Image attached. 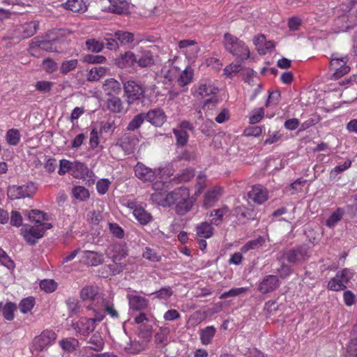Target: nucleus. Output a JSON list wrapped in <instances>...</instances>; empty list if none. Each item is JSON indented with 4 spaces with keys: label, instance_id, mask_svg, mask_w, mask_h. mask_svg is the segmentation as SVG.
Instances as JSON below:
<instances>
[{
    "label": "nucleus",
    "instance_id": "5701e85b",
    "mask_svg": "<svg viewBox=\"0 0 357 357\" xmlns=\"http://www.w3.org/2000/svg\"><path fill=\"white\" fill-rule=\"evenodd\" d=\"M135 63V54L131 51L126 52L115 59V64L122 69L132 67Z\"/></svg>",
    "mask_w": 357,
    "mask_h": 357
},
{
    "label": "nucleus",
    "instance_id": "ddd939ff",
    "mask_svg": "<svg viewBox=\"0 0 357 357\" xmlns=\"http://www.w3.org/2000/svg\"><path fill=\"white\" fill-rule=\"evenodd\" d=\"M56 338V333L52 331L46 330L36 337L33 340V347L37 351H42L52 344Z\"/></svg>",
    "mask_w": 357,
    "mask_h": 357
},
{
    "label": "nucleus",
    "instance_id": "9b49d317",
    "mask_svg": "<svg viewBox=\"0 0 357 357\" xmlns=\"http://www.w3.org/2000/svg\"><path fill=\"white\" fill-rule=\"evenodd\" d=\"M139 143L137 137L130 132L123 134L117 140L116 146L121 148L126 154L134 153Z\"/></svg>",
    "mask_w": 357,
    "mask_h": 357
},
{
    "label": "nucleus",
    "instance_id": "49530a36",
    "mask_svg": "<svg viewBox=\"0 0 357 357\" xmlns=\"http://www.w3.org/2000/svg\"><path fill=\"white\" fill-rule=\"evenodd\" d=\"M21 135L17 129L12 128L7 131L6 140L9 145L16 146L20 141Z\"/></svg>",
    "mask_w": 357,
    "mask_h": 357
},
{
    "label": "nucleus",
    "instance_id": "7ed1b4c3",
    "mask_svg": "<svg viewBox=\"0 0 357 357\" xmlns=\"http://www.w3.org/2000/svg\"><path fill=\"white\" fill-rule=\"evenodd\" d=\"M192 89H195V92L202 98L212 96L205 101L203 105V109H213L215 107L218 100L214 95L218 93V89L215 86L211 79L208 78L202 79L198 86L194 87Z\"/></svg>",
    "mask_w": 357,
    "mask_h": 357
},
{
    "label": "nucleus",
    "instance_id": "58836bf2",
    "mask_svg": "<svg viewBox=\"0 0 357 357\" xmlns=\"http://www.w3.org/2000/svg\"><path fill=\"white\" fill-rule=\"evenodd\" d=\"M28 218L36 225H39L42 221L49 220V215L42 211L33 209L28 213Z\"/></svg>",
    "mask_w": 357,
    "mask_h": 357
},
{
    "label": "nucleus",
    "instance_id": "c9c22d12",
    "mask_svg": "<svg viewBox=\"0 0 357 357\" xmlns=\"http://www.w3.org/2000/svg\"><path fill=\"white\" fill-rule=\"evenodd\" d=\"M108 70L107 68L102 66L93 67L87 74V80L89 82L98 81L107 74Z\"/></svg>",
    "mask_w": 357,
    "mask_h": 357
},
{
    "label": "nucleus",
    "instance_id": "473e14b6",
    "mask_svg": "<svg viewBox=\"0 0 357 357\" xmlns=\"http://www.w3.org/2000/svg\"><path fill=\"white\" fill-rule=\"evenodd\" d=\"M132 213L137 220L141 225H147L152 220L153 217L148 211H146L143 207L140 206L132 211Z\"/></svg>",
    "mask_w": 357,
    "mask_h": 357
},
{
    "label": "nucleus",
    "instance_id": "2eb2a0df",
    "mask_svg": "<svg viewBox=\"0 0 357 357\" xmlns=\"http://www.w3.org/2000/svg\"><path fill=\"white\" fill-rule=\"evenodd\" d=\"M39 23L36 21H31L18 26L15 31L19 33L17 36H12L10 38H28L33 36L38 29Z\"/></svg>",
    "mask_w": 357,
    "mask_h": 357
},
{
    "label": "nucleus",
    "instance_id": "37998d69",
    "mask_svg": "<svg viewBox=\"0 0 357 357\" xmlns=\"http://www.w3.org/2000/svg\"><path fill=\"white\" fill-rule=\"evenodd\" d=\"M56 40L52 39L50 40H38L33 43L36 47H38L40 50L47 52H56L57 47L56 46Z\"/></svg>",
    "mask_w": 357,
    "mask_h": 357
},
{
    "label": "nucleus",
    "instance_id": "4c0bfd02",
    "mask_svg": "<svg viewBox=\"0 0 357 357\" xmlns=\"http://www.w3.org/2000/svg\"><path fill=\"white\" fill-rule=\"evenodd\" d=\"M265 238L263 236H259L255 239L249 241L241 248L242 253H246L251 250H255L261 248L265 243Z\"/></svg>",
    "mask_w": 357,
    "mask_h": 357
},
{
    "label": "nucleus",
    "instance_id": "c85d7f7f",
    "mask_svg": "<svg viewBox=\"0 0 357 357\" xmlns=\"http://www.w3.org/2000/svg\"><path fill=\"white\" fill-rule=\"evenodd\" d=\"M351 334L352 337L347 347L345 357H357V323L354 325Z\"/></svg>",
    "mask_w": 357,
    "mask_h": 357
},
{
    "label": "nucleus",
    "instance_id": "052dcab7",
    "mask_svg": "<svg viewBox=\"0 0 357 357\" xmlns=\"http://www.w3.org/2000/svg\"><path fill=\"white\" fill-rule=\"evenodd\" d=\"M73 165V162L66 159L61 160L59 162L58 174L61 176L66 174L67 172H70L71 174Z\"/></svg>",
    "mask_w": 357,
    "mask_h": 357
},
{
    "label": "nucleus",
    "instance_id": "4d7b16f0",
    "mask_svg": "<svg viewBox=\"0 0 357 357\" xmlns=\"http://www.w3.org/2000/svg\"><path fill=\"white\" fill-rule=\"evenodd\" d=\"M178 47L183 50H187L188 48H192V51L195 53L199 52V47L197 45V43L194 40H183L179 41Z\"/></svg>",
    "mask_w": 357,
    "mask_h": 357
},
{
    "label": "nucleus",
    "instance_id": "680f3d73",
    "mask_svg": "<svg viewBox=\"0 0 357 357\" xmlns=\"http://www.w3.org/2000/svg\"><path fill=\"white\" fill-rule=\"evenodd\" d=\"M107 61L102 55L86 54L83 57V62L86 63H104Z\"/></svg>",
    "mask_w": 357,
    "mask_h": 357
},
{
    "label": "nucleus",
    "instance_id": "09e8293b",
    "mask_svg": "<svg viewBox=\"0 0 357 357\" xmlns=\"http://www.w3.org/2000/svg\"><path fill=\"white\" fill-rule=\"evenodd\" d=\"M169 333L170 330L168 327H160L154 337L155 343L166 344Z\"/></svg>",
    "mask_w": 357,
    "mask_h": 357
},
{
    "label": "nucleus",
    "instance_id": "39448f33",
    "mask_svg": "<svg viewBox=\"0 0 357 357\" xmlns=\"http://www.w3.org/2000/svg\"><path fill=\"white\" fill-rule=\"evenodd\" d=\"M126 100L132 105L137 100H142L145 96V89L135 80L130 79L123 82Z\"/></svg>",
    "mask_w": 357,
    "mask_h": 357
},
{
    "label": "nucleus",
    "instance_id": "3c124183",
    "mask_svg": "<svg viewBox=\"0 0 357 357\" xmlns=\"http://www.w3.org/2000/svg\"><path fill=\"white\" fill-rule=\"evenodd\" d=\"M146 120L144 113L142 112L136 115L128 123L127 130L134 131L138 129Z\"/></svg>",
    "mask_w": 357,
    "mask_h": 357
},
{
    "label": "nucleus",
    "instance_id": "a211bd4d",
    "mask_svg": "<svg viewBox=\"0 0 357 357\" xmlns=\"http://www.w3.org/2000/svg\"><path fill=\"white\" fill-rule=\"evenodd\" d=\"M86 343L91 346L83 347L82 352L84 356H89V350H93L96 352L101 351L105 346L104 340L99 333H93L89 339L86 340Z\"/></svg>",
    "mask_w": 357,
    "mask_h": 357
},
{
    "label": "nucleus",
    "instance_id": "72a5a7b5",
    "mask_svg": "<svg viewBox=\"0 0 357 357\" xmlns=\"http://www.w3.org/2000/svg\"><path fill=\"white\" fill-rule=\"evenodd\" d=\"M193 75L194 70L190 66H187L177 79L178 85L183 87L189 84L193 79Z\"/></svg>",
    "mask_w": 357,
    "mask_h": 357
},
{
    "label": "nucleus",
    "instance_id": "f257e3e1",
    "mask_svg": "<svg viewBox=\"0 0 357 357\" xmlns=\"http://www.w3.org/2000/svg\"><path fill=\"white\" fill-rule=\"evenodd\" d=\"M337 15L334 21V31L343 32L357 24V0H349L342 3L335 10Z\"/></svg>",
    "mask_w": 357,
    "mask_h": 357
},
{
    "label": "nucleus",
    "instance_id": "b1692460",
    "mask_svg": "<svg viewBox=\"0 0 357 357\" xmlns=\"http://www.w3.org/2000/svg\"><path fill=\"white\" fill-rule=\"evenodd\" d=\"M148 342L149 340H147L139 341L135 339L133 340H130L124 347V351L130 354H138L146 350L148 347Z\"/></svg>",
    "mask_w": 357,
    "mask_h": 357
},
{
    "label": "nucleus",
    "instance_id": "2f4dec72",
    "mask_svg": "<svg viewBox=\"0 0 357 357\" xmlns=\"http://www.w3.org/2000/svg\"><path fill=\"white\" fill-rule=\"evenodd\" d=\"M102 89L107 95L117 94L121 91V85L115 79L109 78L105 81Z\"/></svg>",
    "mask_w": 357,
    "mask_h": 357
},
{
    "label": "nucleus",
    "instance_id": "13d9d810",
    "mask_svg": "<svg viewBox=\"0 0 357 357\" xmlns=\"http://www.w3.org/2000/svg\"><path fill=\"white\" fill-rule=\"evenodd\" d=\"M195 176V172L192 169H186L181 174L174 178V180L178 183L188 182Z\"/></svg>",
    "mask_w": 357,
    "mask_h": 357
},
{
    "label": "nucleus",
    "instance_id": "338daca9",
    "mask_svg": "<svg viewBox=\"0 0 357 357\" xmlns=\"http://www.w3.org/2000/svg\"><path fill=\"white\" fill-rule=\"evenodd\" d=\"M241 70V63H231L224 68V75L228 77H231L233 74L239 72Z\"/></svg>",
    "mask_w": 357,
    "mask_h": 357
},
{
    "label": "nucleus",
    "instance_id": "5fc2aeb1",
    "mask_svg": "<svg viewBox=\"0 0 357 357\" xmlns=\"http://www.w3.org/2000/svg\"><path fill=\"white\" fill-rule=\"evenodd\" d=\"M347 288V285L342 282V280L335 275L333 278L331 279L328 283V289L331 291H341Z\"/></svg>",
    "mask_w": 357,
    "mask_h": 357
},
{
    "label": "nucleus",
    "instance_id": "bf43d9fd",
    "mask_svg": "<svg viewBox=\"0 0 357 357\" xmlns=\"http://www.w3.org/2000/svg\"><path fill=\"white\" fill-rule=\"evenodd\" d=\"M73 196L79 200H84L89 197L87 189L82 186H75L72 190Z\"/></svg>",
    "mask_w": 357,
    "mask_h": 357
},
{
    "label": "nucleus",
    "instance_id": "cd10ccee",
    "mask_svg": "<svg viewBox=\"0 0 357 357\" xmlns=\"http://www.w3.org/2000/svg\"><path fill=\"white\" fill-rule=\"evenodd\" d=\"M89 6L88 0H68L65 7L75 13H84Z\"/></svg>",
    "mask_w": 357,
    "mask_h": 357
},
{
    "label": "nucleus",
    "instance_id": "c03bdc74",
    "mask_svg": "<svg viewBox=\"0 0 357 357\" xmlns=\"http://www.w3.org/2000/svg\"><path fill=\"white\" fill-rule=\"evenodd\" d=\"M102 305L103 306H102L100 308L101 314L102 316V320L105 317V312H107V314L112 318H118L119 317V313L115 310L114 305L110 304L106 298L104 299Z\"/></svg>",
    "mask_w": 357,
    "mask_h": 357
},
{
    "label": "nucleus",
    "instance_id": "0eeeda50",
    "mask_svg": "<svg viewBox=\"0 0 357 357\" xmlns=\"http://www.w3.org/2000/svg\"><path fill=\"white\" fill-rule=\"evenodd\" d=\"M88 314L91 317H82L73 324V328L76 333L85 337L88 336L95 330L97 322L102 321V317L99 318L98 317V314L96 313L88 312Z\"/></svg>",
    "mask_w": 357,
    "mask_h": 357
},
{
    "label": "nucleus",
    "instance_id": "de8ad7c7",
    "mask_svg": "<svg viewBox=\"0 0 357 357\" xmlns=\"http://www.w3.org/2000/svg\"><path fill=\"white\" fill-rule=\"evenodd\" d=\"M110 3L109 7L112 13L121 15L124 13L126 2L124 0H108Z\"/></svg>",
    "mask_w": 357,
    "mask_h": 357
},
{
    "label": "nucleus",
    "instance_id": "393cba45",
    "mask_svg": "<svg viewBox=\"0 0 357 357\" xmlns=\"http://www.w3.org/2000/svg\"><path fill=\"white\" fill-rule=\"evenodd\" d=\"M84 262L90 266H97L104 262V257L101 253L85 250L83 252Z\"/></svg>",
    "mask_w": 357,
    "mask_h": 357
},
{
    "label": "nucleus",
    "instance_id": "f3484780",
    "mask_svg": "<svg viewBox=\"0 0 357 357\" xmlns=\"http://www.w3.org/2000/svg\"><path fill=\"white\" fill-rule=\"evenodd\" d=\"M280 284V282L277 275H268L259 282L258 289L262 294H268L278 289Z\"/></svg>",
    "mask_w": 357,
    "mask_h": 357
},
{
    "label": "nucleus",
    "instance_id": "f03ea898",
    "mask_svg": "<svg viewBox=\"0 0 357 357\" xmlns=\"http://www.w3.org/2000/svg\"><path fill=\"white\" fill-rule=\"evenodd\" d=\"M79 297L85 303V307L88 312L96 313L98 317H102L100 308L105 298L100 292L96 286L87 285L84 287L79 292Z\"/></svg>",
    "mask_w": 357,
    "mask_h": 357
},
{
    "label": "nucleus",
    "instance_id": "6e6552de",
    "mask_svg": "<svg viewBox=\"0 0 357 357\" xmlns=\"http://www.w3.org/2000/svg\"><path fill=\"white\" fill-rule=\"evenodd\" d=\"M36 190L37 187L33 182H28L22 185H13L8 187V197L12 200L31 197Z\"/></svg>",
    "mask_w": 357,
    "mask_h": 357
},
{
    "label": "nucleus",
    "instance_id": "0e129e2a",
    "mask_svg": "<svg viewBox=\"0 0 357 357\" xmlns=\"http://www.w3.org/2000/svg\"><path fill=\"white\" fill-rule=\"evenodd\" d=\"M142 257L151 261L156 262L160 261L161 259L160 256L158 255V253L150 248H146L145 250L142 254Z\"/></svg>",
    "mask_w": 357,
    "mask_h": 357
},
{
    "label": "nucleus",
    "instance_id": "a19ab883",
    "mask_svg": "<svg viewBox=\"0 0 357 357\" xmlns=\"http://www.w3.org/2000/svg\"><path fill=\"white\" fill-rule=\"evenodd\" d=\"M121 45H128L134 41V34L131 32L119 30L113 35Z\"/></svg>",
    "mask_w": 357,
    "mask_h": 357
},
{
    "label": "nucleus",
    "instance_id": "603ef678",
    "mask_svg": "<svg viewBox=\"0 0 357 357\" xmlns=\"http://www.w3.org/2000/svg\"><path fill=\"white\" fill-rule=\"evenodd\" d=\"M78 65L77 59H70L64 61L61 63L60 66V72L62 74H67L69 72L75 70Z\"/></svg>",
    "mask_w": 357,
    "mask_h": 357
},
{
    "label": "nucleus",
    "instance_id": "ea45409f",
    "mask_svg": "<svg viewBox=\"0 0 357 357\" xmlns=\"http://www.w3.org/2000/svg\"><path fill=\"white\" fill-rule=\"evenodd\" d=\"M107 107L110 112L114 113H120L123 109L122 100L116 96H112L107 99Z\"/></svg>",
    "mask_w": 357,
    "mask_h": 357
},
{
    "label": "nucleus",
    "instance_id": "aec40b11",
    "mask_svg": "<svg viewBox=\"0 0 357 357\" xmlns=\"http://www.w3.org/2000/svg\"><path fill=\"white\" fill-rule=\"evenodd\" d=\"M248 196L250 199L258 204H261L268 198L266 189L261 185L252 186V189L248 192Z\"/></svg>",
    "mask_w": 357,
    "mask_h": 357
},
{
    "label": "nucleus",
    "instance_id": "774afa93",
    "mask_svg": "<svg viewBox=\"0 0 357 357\" xmlns=\"http://www.w3.org/2000/svg\"><path fill=\"white\" fill-rule=\"evenodd\" d=\"M246 350H241V354L247 357H268L267 355L264 354L260 350L257 349V348H252V349H247Z\"/></svg>",
    "mask_w": 357,
    "mask_h": 357
},
{
    "label": "nucleus",
    "instance_id": "4be33fe9",
    "mask_svg": "<svg viewBox=\"0 0 357 357\" xmlns=\"http://www.w3.org/2000/svg\"><path fill=\"white\" fill-rule=\"evenodd\" d=\"M92 172L83 162L74 161L71 175L76 178L86 179L91 178Z\"/></svg>",
    "mask_w": 357,
    "mask_h": 357
},
{
    "label": "nucleus",
    "instance_id": "e433bc0d",
    "mask_svg": "<svg viewBox=\"0 0 357 357\" xmlns=\"http://www.w3.org/2000/svg\"><path fill=\"white\" fill-rule=\"evenodd\" d=\"M16 310V305L8 302L3 305V302H0V312L3 317L8 321H12L14 319V312Z\"/></svg>",
    "mask_w": 357,
    "mask_h": 357
},
{
    "label": "nucleus",
    "instance_id": "e2e57ef3",
    "mask_svg": "<svg viewBox=\"0 0 357 357\" xmlns=\"http://www.w3.org/2000/svg\"><path fill=\"white\" fill-rule=\"evenodd\" d=\"M41 289L47 293H52L57 288V283L53 280H44L40 283Z\"/></svg>",
    "mask_w": 357,
    "mask_h": 357
},
{
    "label": "nucleus",
    "instance_id": "864d4df0",
    "mask_svg": "<svg viewBox=\"0 0 357 357\" xmlns=\"http://www.w3.org/2000/svg\"><path fill=\"white\" fill-rule=\"evenodd\" d=\"M34 305V298L33 297H28L21 301L19 307L22 313L26 314L33 309Z\"/></svg>",
    "mask_w": 357,
    "mask_h": 357
},
{
    "label": "nucleus",
    "instance_id": "c756f323",
    "mask_svg": "<svg viewBox=\"0 0 357 357\" xmlns=\"http://www.w3.org/2000/svg\"><path fill=\"white\" fill-rule=\"evenodd\" d=\"M221 195V188L215 186L208 190L204 196V205L206 207L213 206Z\"/></svg>",
    "mask_w": 357,
    "mask_h": 357
},
{
    "label": "nucleus",
    "instance_id": "bb28decb",
    "mask_svg": "<svg viewBox=\"0 0 357 357\" xmlns=\"http://www.w3.org/2000/svg\"><path fill=\"white\" fill-rule=\"evenodd\" d=\"M196 235L199 238H209L213 234V228L211 223L202 222L195 227Z\"/></svg>",
    "mask_w": 357,
    "mask_h": 357
},
{
    "label": "nucleus",
    "instance_id": "7c9ffc66",
    "mask_svg": "<svg viewBox=\"0 0 357 357\" xmlns=\"http://www.w3.org/2000/svg\"><path fill=\"white\" fill-rule=\"evenodd\" d=\"M216 333V328L213 326H207L199 332V339L202 344L208 345L211 343Z\"/></svg>",
    "mask_w": 357,
    "mask_h": 357
},
{
    "label": "nucleus",
    "instance_id": "20e7f679",
    "mask_svg": "<svg viewBox=\"0 0 357 357\" xmlns=\"http://www.w3.org/2000/svg\"><path fill=\"white\" fill-rule=\"evenodd\" d=\"M223 45L227 52L241 60L250 57V50L245 43L229 33L224 35Z\"/></svg>",
    "mask_w": 357,
    "mask_h": 357
},
{
    "label": "nucleus",
    "instance_id": "f8f14e48",
    "mask_svg": "<svg viewBox=\"0 0 357 357\" xmlns=\"http://www.w3.org/2000/svg\"><path fill=\"white\" fill-rule=\"evenodd\" d=\"M283 257L290 264H296L308 259L307 248L305 246H298L283 253Z\"/></svg>",
    "mask_w": 357,
    "mask_h": 357
},
{
    "label": "nucleus",
    "instance_id": "423d86ee",
    "mask_svg": "<svg viewBox=\"0 0 357 357\" xmlns=\"http://www.w3.org/2000/svg\"><path fill=\"white\" fill-rule=\"evenodd\" d=\"M183 188H178L173 191H156L151 194V199L153 202L163 207H169L176 204Z\"/></svg>",
    "mask_w": 357,
    "mask_h": 357
},
{
    "label": "nucleus",
    "instance_id": "a18cd8bd",
    "mask_svg": "<svg viewBox=\"0 0 357 357\" xmlns=\"http://www.w3.org/2000/svg\"><path fill=\"white\" fill-rule=\"evenodd\" d=\"M344 214V210L342 208H338L330 215L326 221V225L330 228L334 227L341 220Z\"/></svg>",
    "mask_w": 357,
    "mask_h": 357
},
{
    "label": "nucleus",
    "instance_id": "79ce46f5",
    "mask_svg": "<svg viewBox=\"0 0 357 357\" xmlns=\"http://www.w3.org/2000/svg\"><path fill=\"white\" fill-rule=\"evenodd\" d=\"M229 209L227 206H224L218 209H214L211 212V216L213 217L211 224L216 226L219 225L222 221V218L229 212Z\"/></svg>",
    "mask_w": 357,
    "mask_h": 357
},
{
    "label": "nucleus",
    "instance_id": "a878e982",
    "mask_svg": "<svg viewBox=\"0 0 357 357\" xmlns=\"http://www.w3.org/2000/svg\"><path fill=\"white\" fill-rule=\"evenodd\" d=\"M127 298L128 300L130 308L134 310H141L148 307V301L142 296L128 294Z\"/></svg>",
    "mask_w": 357,
    "mask_h": 357
},
{
    "label": "nucleus",
    "instance_id": "1a4fd4ad",
    "mask_svg": "<svg viewBox=\"0 0 357 357\" xmlns=\"http://www.w3.org/2000/svg\"><path fill=\"white\" fill-rule=\"evenodd\" d=\"M194 203L195 200L190 197L189 190L183 188L176 203V213L179 215H185L192 210Z\"/></svg>",
    "mask_w": 357,
    "mask_h": 357
},
{
    "label": "nucleus",
    "instance_id": "9d476101",
    "mask_svg": "<svg viewBox=\"0 0 357 357\" xmlns=\"http://www.w3.org/2000/svg\"><path fill=\"white\" fill-rule=\"evenodd\" d=\"M347 61L346 56L339 58L333 54L330 62V68L334 71L331 76L333 79L337 80L349 72L350 68L347 66Z\"/></svg>",
    "mask_w": 357,
    "mask_h": 357
},
{
    "label": "nucleus",
    "instance_id": "6e6d98bb",
    "mask_svg": "<svg viewBox=\"0 0 357 357\" xmlns=\"http://www.w3.org/2000/svg\"><path fill=\"white\" fill-rule=\"evenodd\" d=\"M173 132L176 138V143L183 146L186 144L189 135L188 132L183 129H174Z\"/></svg>",
    "mask_w": 357,
    "mask_h": 357
},
{
    "label": "nucleus",
    "instance_id": "4468645a",
    "mask_svg": "<svg viewBox=\"0 0 357 357\" xmlns=\"http://www.w3.org/2000/svg\"><path fill=\"white\" fill-rule=\"evenodd\" d=\"M135 176L143 181L153 182L156 178L157 174L160 171L156 169H151L146 167L144 164L138 162L135 167Z\"/></svg>",
    "mask_w": 357,
    "mask_h": 357
},
{
    "label": "nucleus",
    "instance_id": "412c9836",
    "mask_svg": "<svg viewBox=\"0 0 357 357\" xmlns=\"http://www.w3.org/2000/svg\"><path fill=\"white\" fill-rule=\"evenodd\" d=\"M136 63L140 68H148L155 64V59L150 50H142L135 54Z\"/></svg>",
    "mask_w": 357,
    "mask_h": 357
},
{
    "label": "nucleus",
    "instance_id": "f704fd0d",
    "mask_svg": "<svg viewBox=\"0 0 357 357\" xmlns=\"http://www.w3.org/2000/svg\"><path fill=\"white\" fill-rule=\"evenodd\" d=\"M59 345L65 351L72 353L79 347V342L74 337H67L59 341Z\"/></svg>",
    "mask_w": 357,
    "mask_h": 357
},
{
    "label": "nucleus",
    "instance_id": "8fccbe9b",
    "mask_svg": "<svg viewBox=\"0 0 357 357\" xmlns=\"http://www.w3.org/2000/svg\"><path fill=\"white\" fill-rule=\"evenodd\" d=\"M86 47L88 50L95 53H99L104 49L105 45L102 42L94 38L88 39L86 43Z\"/></svg>",
    "mask_w": 357,
    "mask_h": 357
},
{
    "label": "nucleus",
    "instance_id": "69168bd1",
    "mask_svg": "<svg viewBox=\"0 0 357 357\" xmlns=\"http://www.w3.org/2000/svg\"><path fill=\"white\" fill-rule=\"evenodd\" d=\"M42 66L43 68L48 73H54L58 68L57 63L51 59H44Z\"/></svg>",
    "mask_w": 357,
    "mask_h": 357
},
{
    "label": "nucleus",
    "instance_id": "6ab92c4d",
    "mask_svg": "<svg viewBox=\"0 0 357 357\" xmlns=\"http://www.w3.org/2000/svg\"><path fill=\"white\" fill-rule=\"evenodd\" d=\"M146 121L156 126H162L166 121V115L162 109L155 108L144 113Z\"/></svg>",
    "mask_w": 357,
    "mask_h": 357
},
{
    "label": "nucleus",
    "instance_id": "dca6fc26",
    "mask_svg": "<svg viewBox=\"0 0 357 357\" xmlns=\"http://www.w3.org/2000/svg\"><path fill=\"white\" fill-rule=\"evenodd\" d=\"M22 234L28 243L33 245L38 239L43 236V230L40 229L38 225L36 226L26 225L22 229Z\"/></svg>",
    "mask_w": 357,
    "mask_h": 357
}]
</instances>
